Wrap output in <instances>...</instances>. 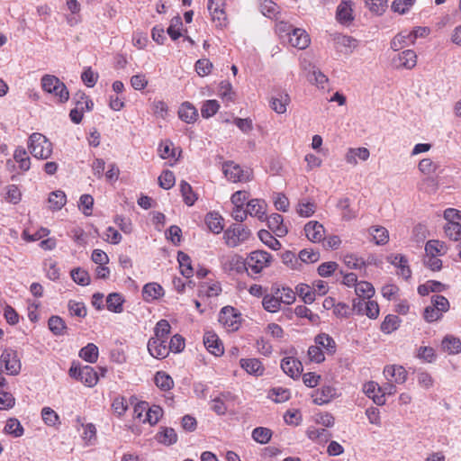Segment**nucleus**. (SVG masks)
<instances>
[{
	"label": "nucleus",
	"instance_id": "obj_35",
	"mask_svg": "<svg viewBox=\"0 0 461 461\" xmlns=\"http://www.w3.org/2000/svg\"><path fill=\"white\" fill-rule=\"evenodd\" d=\"M222 217L215 212H209L205 217V223L213 233H220L223 230Z\"/></svg>",
	"mask_w": 461,
	"mask_h": 461
},
{
	"label": "nucleus",
	"instance_id": "obj_43",
	"mask_svg": "<svg viewBox=\"0 0 461 461\" xmlns=\"http://www.w3.org/2000/svg\"><path fill=\"white\" fill-rule=\"evenodd\" d=\"M50 208L52 211H59L66 204V194L60 190L50 193L49 196Z\"/></svg>",
	"mask_w": 461,
	"mask_h": 461
},
{
	"label": "nucleus",
	"instance_id": "obj_55",
	"mask_svg": "<svg viewBox=\"0 0 461 461\" xmlns=\"http://www.w3.org/2000/svg\"><path fill=\"white\" fill-rule=\"evenodd\" d=\"M400 320L398 316L389 314L387 315L381 324V330L384 333L390 334L396 330L399 327Z\"/></svg>",
	"mask_w": 461,
	"mask_h": 461
},
{
	"label": "nucleus",
	"instance_id": "obj_49",
	"mask_svg": "<svg viewBox=\"0 0 461 461\" xmlns=\"http://www.w3.org/2000/svg\"><path fill=\"white\" fill-rule=\"evenodd\" d=\"M427 257H438L443 255L446 251L444 243L438 240H429L425 246Z\"/></svg>",
	"mask_w": 461,
	"mask_h": 461
},
{
	"label": "nucleus",
	"instance_id": "obj_16",
	"mask_svg": "<svg viewBox=\"0 0 461 461\" xmlns=\"http://www.w3.org/2000/svg\"><path fill=\"white\" fill-rule=\"evenodd\" d=\"M203 344L207 350L214 355L221 356L224 352V348L218 336L212 331H206L203 335Z\"/></svg>",
	"mask_w": 461,
	"mask_h": 461
},
{
	"label": "nucleus",
	"instance_id": "obj_54",
	"mask_svg": "<svg viewBox=\"0 0 461 461\" xmlns=\"http://www.w3.org/2000/svg\"><path fill=\"white\" fill-rule=\"evenodd\" d=\"M155 384L156 385L163 391L170 390L174 382L172 377L166 374L165 372H158L155 375Z\"/></svg>",
	"mask_w": 461,
	"mask_h": 461
},
{
	"label": "nucleus",
	"instance_id": "obj_15",
	"mask_svg": "<svg viewBox=\"0 0 461 461\" xmlns=\"http://www.w3.org/2000/svg\"><path fill=\"white\" fill-rule=\"evenodd\" d=\"M304 232L307 239L313 243H319L325 240V229L317 221L307 222L304 226Z\"/></svg>",
	"mask_w": 461,
	"mask_h": 461
},
{
	"label": "nucleus",
	"instance_id": "obj_13",
	"mask_svg": "<svg viewBox=\"0 0 461 461\" xmlns=\"http://www.w3.org/2000/svg\"><path fill=\"white\" fill-rule=\"evenodd\" d=\"M219 321L228 330H237L240 327V315L235 313L233 307H223L219 314Z\"/></svg>",
	"mask_w": 461,
	"mask_h": 461
},
{
	"label": "nucleus",
	"instance_id": "obj_34",
	"mask_svg": "<svg viewBox=\"0 0 461 461\" xmlns=\"http://www.w3.org/2000/svg\"><path fill=\"white\" fill-rule=\"evenodd\" d=\"M272 292L277 294L280 303L290 305L295 301V293L289 287L272 286Z\"/></svg>",
	"mask_w": 461,
	"mask_h": 461
},
{
	"label": "nucleus",
	"instance_id": "obj_50",
	"mask_svg": "<svg viewBox=\"0 0 461 461\" xmlns=\"http://www.w3.org/2000/svg\"><path fill=\"white\" fill-rule=\"evenodd\" d=\"M163 415V410L158 406L153 405L151 407L147 408V413L144 416V419L142 420V422H148L150 425H155L158 422L159 419Z\"/></svg>",
	"mask_w": 461,
	"mask_h": 461
},
{
	"label": "nucleus",
	"instance_id": "obj_5",
	"mask_svg": "<svg viewBox=\"0 0 461 461\" xmlns=\"http://www.w3.org/2000/svg\"><path fill=\"white\" fill-rule=\"evenodd\" d=\"M273 260L270 253L264 250H255L249 254L246 262V270H251L253 274H259L268 267Z\"/></svg>",
	"mask_w": 461,
	"mask_h": 461
},
{
	"label": "nucleus",
	"instance_id": "obj_48",
	"mask_svg": "<svg viewBox=\"0 0 461 461\" xmlns=\"http://www.w3.org/2000/svg\"><path fill=\"white\" fill-rule=\"evenodd\" d=\"M306 434L312 440L318 442H327L330 437V434L326 429L311 427L307 429Z\"/></svg>",
	"mask_w": 461,
	"mask_h": 461
},
{
	"label": "nucleus",
	"instance_id": "obj_52",
	"mask_svg": "<svg viewBox=\"0 0 461 461\" xmlns=\"http://www.w3.org/2000/svg\"><path fill=\"white\" fill-rule=\"evenodd\" d=\"M259 240L273 250H278L281 243L268 230H261L258 231Z\"/></svg>",
	"mask_w": 461,
	"mask_h": 461
},
{
	"label": "nucleus",
	"instance_id": "obj_61",
	"mask_svg": "<svg viewBox=\"0 0 461 461\" xmlns=\"http://www.w3.org/2000/svg\"><path fill=\"white\" fill-rule=\"evenodd\" d=\"M73 281L80 285H87L90 283V276L87 271L82 268H74L70 272Z\"/></svg>",
	"mask_w": 461,
	"mask_h": 461
},
{
	"label": "nucleus",
	"instance_id": "obj_10",
	"mask_svg": "<svg viewBox=\"0 0 461 461\" xmlns=\"http://www.w3.org/2000/svg\"><path fill=\"white\" fill-rule=\"evenodd\" d=\"M224 6V0H208L207 9L210 12L212 22L217 27H224L227 24V15Z\"/></svg>",
	"mask_w": 461,
	"mask_h": 461
},
{
	"label": "nucleus",
	"instance_id": "obj_38",
	"mask_svg": "<svg viewBox=\"0 0 461 461\" xmlns=\"http://www.w3.org/2000/svg\"><path fill=\"white\" fill-rule=\"evenodd\" d=\"M50 330L56 336H62L66 333L67 325L65 321L57 315L51 316L48 321Z\"/></svg>",
	"mask_w": 461,
	"mask_h": 461
},
{
	"label": "nucleus",
	"instance_id": "obj_20",
	"mask_svg": "<svg viewBox=\"0 0 461 461\" xmlns=\"http://www.w3.org/2000/svg\"><path fill=\"white\" fill-rule=\"evenodd\" d=\"M240 366L249 375L261 376L265 373V367L258 358H241Z\"/></svg>",
	"mask_w": 461,
	"mask_h": 461
},
{
	"label": "nucleus",
	"instance_id": "obj_18",
	"mask_svg": "<svg viewBox=\"0 0 461 461\" xmlns=\"http://www.w3.org/2000/svg\"><path fill=\"white\" fill-rule=\"evenodd\" d=\"M310 37L307 32L300 28H294L289 36V43L291 46L299 50L306 49L310 44Z\"/></svg>",
	"mask_w": 461,
	"mask_h": 461
},
{
	"label": "nucleus",
	"instance_id": "obj_4",
	"mask_svg": "<svg viewBox=\"0 0 461 461\" xmlns=\"http://www.w3.org/2000/svg\"><path fill=\"white\" fill-rule=\"evenodd\" d=\"M251 236V231L247 227L240 224H232L223 234L225 244L230 248H236L243 244Z\"/></svg>",
	"mask_w": 461,
	"mask_h": 461
},
{
	"label": "nucleus",
	"instance_id": "obj_33",
	"mask_svg": "<svg viewBox=\"0 0 461 461\" xmlns=\"http://www.w3.org/2000/svg\"><path fill=\"white\" fill-rule=\"evenodd\" d=\"M262 306L268 312H277L281 310V303L277 294L271 291L263 296Z\"/></svg>",
	"mask_w": 461,
	"mask_h": 461
},
{
	"label": "nucleus",
	"instance_id": "obj_14",
	"mask_svg": "<svg viewBox=\"0 0 461 461\" xmlns=\"http://www.w3.org/2000/svg\"><path fill=\"white\" fill-rule=\"evenodd\" d=\"M148 350L149 354L158 359L165 358L169 354L167 339L150 338L148 342Z\"/></svg>",
	"mask_w": 461,
	"mask_h": 461
},
{
	"label": "nucleus",
	"instance_id": "obj_12",
	"mask_svg": "<svg viewBox=\"0 0 461 461\" xmlns=\"http://www.w3.org/2000/svg\"><path fill=\"white\" fill-rule=\"evenodd\" d=\"M383 374L386 381L392 382L395 384H403L408 376V373L405 368L399 365L385 366Z\"/></svg>",
	"mask_w": 461,
	"mask_h": 461
},
{
	"label": "nucleus",
	"instance_id": "obj_40",
	"mask_svg": "<svg viewBox=\"0 0 461 461\" xmlns=\"http://www.w3.org/2000/svg\"><path fill=\"white\" fill-rule=\"evenodd\" d=\"M98 348L94 343H88L79 351V357L88 363H95L98 359Z\"/></svg>",
	"mask_w": 461,
	"mask_h": 461
},
{
	"label": "nucleus",
	"instance_id": "obj_37",
	"mask_svg": "<svg viewBox=\"0 0 461 461\" xmlns=\"http://www.w3.org/2000/svg\"><path fill=\"white\" fill-rule=\"evenodd\" d=\"M124 300L118 293L110 294L106 298V306L110 312L121 313L123 311Z\"/></svg>",
	"mask_w": 461,
	"mask_h": 461
},
{
	"label": "nucleus",
	"instance_id": "obj_24",
	"mask_svg": "<svg viewBox=\"0 0 461 461\" xmlns=\"http://www.w3.org/2000/svg\"><path fill=\"white\" fill-rule=\"evenodd\" d=\"M268 228L278 237H284L287 234V227L284 224V218L278 213H272L267 218Z\"/></svg>",
	"mask_w": 461,
	"mask_h": 461
},
{
	"label": "nucleus",
	"instance_id": "obj_45",
	"mask_svg": "<svg viewBox=\"0 0 461 461\" xmlns=\"http://www.w3.org/2000/svg\"><path fill=\"white\" fill-rule=\"evenodd\" d=\"M308 79L315 84L319 88H326L329 79L318 68L312 67L311 73L308 76Z\"/></svg>",
	"mask_w": 461,
	"mask_h": 461
},
{
	"label": "nucleus",
	"instance_id": "obj_22",
	"mask_svg": "<svg viewBox=\"0 0 461 461\" xmlns=\"http://www.w3.org/2000/svg\"><path fill=\"white\" fill-rule=\"evenodd\" d=\"M247 212L249 215L264 221L266 219L267 203L261 199H252L248 202Z\"/></svg>",
	"mask_w": 461,
	"mask_h": 461
},
{
	"label": "nucleus",
	"instance_id": "obj_47",
	"mask_svg": "<svg viewBox=\"0 0 461 461\" xmlns=\"http://www.w3.org/2000/svg\"><path fill=\"white\" fill-rule=\"evenodd\" d=\"M180 192L185 203L188 206H192L197 200V196L194 193L192 186L186 181H181Z\"/></svg>",
	"mask_w": 461,
	"mask_h": 461
},
{
	"label": "nucleus",
	"instance_id": "obj_8",
	"mask_svg": "<svg viewBox=\"0 0 461 461\" xmlns=\"http://www.w3.org/2000/svg\"><path fill=\"white\" fill-rule=\"evenodd\" d=\"M21 361L17 352L13 349H5L0 357V369L5 368L7 375H17L21 371Z\"/></svg>",
	"mask_w": 461,
	"mask_h": 461
},
{
	"label": "nucleus",
	"instance_id": "obj_39",
	"mask_svg": "<svg viewBox=\"0 0 461 461\" xmlns=\"http://www.w3.org/2000/svg\"><path fill=\"white\" fill-rule=\"evenodd\" d=\"M446 285L434 280L427 281L418 286V293L421 296L428 295L430 292H442L446 289Z\"/></svg>",
	"mask_w": 461,
	"mask_h": 461
},
{
	"label": "nucleus",
	"instance_id": "obj_41",
	"mask_svg": "<svg viewBox=\"0 0 461 461\" xmlns=\"http://www.w3.org/2000/svg\"><path fill=\"white\" fill-rule=\"evenodd\" d=\"M177 260L179 263L181 274L186 278L191 277L194 274V270L191 266L190 257L187 254L179 251L177 254Z\"/></svg>",
	"mask_w": 461,
	"mask_h": 461
},
{
	"label": "nucleus",
	"instance_id": "obj_7",
	"mask_svg": "<svg viewBox=\"0 0 461 461\" xmlns=\"http://www.w3.org/2000/svg\"><path fill=\"white\" fill-rule=\"evenodd\" d=\"M69 375L89 387L95 386L99 379L97 373L90 366L82 367L72 366L69 369Z\"/></svg>",
	"mask_w": 461,
	"mask_h": 461
},
{
	"label": "nucleus",
	"instance_id": "obj_58",
	"mask_svg": "<svg viewBox=\"0 0 461 461\" xmlns=\"http://www.w3.org/2000/svg\"><path fill=\"white\" fill-rule=\"evenodd\" d=\"M272 437V431L264 427H258L252 431V438L255 441L260 444H267Z\"/></svg>",
	"mask_w": 461,
	"mask_h": 461
},
{
	"label": "nucleus",
	"instance_id": "obj_30",
	"mask_svg": "<svg viewBox=\"0 0 461 461\" xmlns=\"http://www.w3.org/2000/svg\"><path fill=\"white\" fill-rule=\"evenodd\" d=\"M442 348L449 355H456L461 352V340L453 335H447L441 342Z\"/></svg>",
	"mask_w": 461,
	"mask_h": 461
},
{
	"label": "nucleus",
	"instance_id": "obj_32",
	"mask_svg": "<svg viewBox=\"0 0 461 461\" xmlns=\"http://www.w3.org/2000/svg\"><path fill=\"white\" fill-rule=\"evenodd\" d=\"M367 231L376 245H384L389 240V232L383 226H372Z\"/></svg>",
	"mask_w": 461,
	"mask_h": 461
},
{
	"label": "nucleus",
	"instance_id": "obj_28",
	"mask_svg": "<svg viewBox=\"0 0 461 461\" xmlns=\"http://www.w3.org/2000/svg\"><path fill=\"white\" fill-rule=\"evenodd\" d=\"M289 103V95L287 93H279L276 96L271 98L270 106L276 113L283 114L286 112Z\"/></svg>",
	"mask_w": 461,
	"mask_h": 461
},
{
	"label": "nucleus",
	"instance_id": "obj_57",
	"mask_svg": "<svg viewBox=\"0 0 461 461\" xmlns=\"http://www.w3.org/2000/svg\"><path fill=\"white\" fill-rule=\"evenodd\" d=\"M171 326L167 320H160L154 328V337L160 339H167L170 334Z\"/></svg>",
	"mask_w": 461,
	"mask_h": 461
},
{
	"label": "nucleus",
	"instance_id": "obj_19",
	"mask_svg": "<svg viewBox=\"0 0 461 461\" xmlns=\"http://www.w3.org/2000/svg\"><path fill=\"white\" fill-rule=\"evenodd\" d=\"M388 259L392 265L398 268V276H401L404 279H409L411 276V270L405 256L401 254L392 255Z\"/></svg>",
	"mask_w": 461,
	"mask_h": 461
},
{
	"label": "nucleus",
	"instance_id": "obj_6",
	"mask_svg": "<svg viewBox=\"0 0 461 461\" xmlns=\"http://www.w3.org/2000/svg\"><path fill=\"white\" fill-rule=\"evenodd\" d=\"M223 173L229 181L233 183L249 182L252 179V170L249 168L243 169L240 165L232 161L223 164Z\"/></svg>",
	"mask_w": 461,
	"mask_h": 461
},
{
	"label": "nucleus",
	"instance_id": "obj_1",
	"mask_svg": "<svg viewBox=\"0 0 461 461\" xmlns=\"http://www.w3.org/2000/svg\"><path fill=\"white\" fill-rule=\"evenodd\" d=\"M41 86L44 92L51 94L59 103H66L69 99L66 85L54 75H44L41 79Z\"/></svg>",
	"mask_w": 461,
	"mask_h": 461
},
{
	"label": "nucleus",
	"instance_id": "obj_59",
	"mask_svg": "<svg viewBox=\"0 0 461 461\" xmlns=\"http://www.w3.org/2000/svg\"><path fill=\"white\" fill-rule=\"evenodd\" d=\"M316 211V204L313 202L301 200L297 205L296 212L302 217H310Z\"/></svg>",
	"mask_w": 461,
	"mask_h": 461
},
{
	"label": "nucleus",
	"instance_id": "obj_53",
	"mask_svg": "<svg viewBox=\"0 0 461 461\" xmlns=\"http://www.w3.org/2000/svg\"><path fill=\"white\" fill-rule=\"evenodd\" d=\"M355 292L357 297L370 299L375 294V288L369 282L361 281L357 284Z\"/></svg>",
	"mask_w": 461,
	"mask_h": 461
},
{
	"label": "nucleus",
	"instance_id": "obj_56",
	"mask_svg": "<svg viewBox=\"0 0 461 461\" xmlns=\"http://www.w3.org/2000/svg\"><path fill=\"white\" fill-rule=\"evenodd\" d=\"M14 158L19 164V167L22 170H29L31 167L30 158L27 156V152L23 148H18L15 149Z\"/></svg>",
	"mask_w": 461,
	"mask_h": 461
},
{
	"label": "nucleus",
	"instance_id": "obj_60",
	"mask_svg": "<svg viewBox=\"0 0 461 461\" xmlns=\"http://www.w3.org/2000/svg\"><path fill=\"white\" fill-rule=\"evenodd\" d=\"M268 396L276 402H285L290 399L291 393L288 389L275 387L270 390Z\"/></svg>",
	"mask_w": 461,
	"mask_h": 461
},
{
	"label": "nucleus",
	"instance_id": "obj_62",
	"mask_svg": "<svg viewBox=\"0 0 461 461\" xmlns=\"http://www.w3.org/2000/svg\"><path fill=\"white\" fill-rule=\"evenodd\" d=\"M296 292L305 303H312L315 301V292L307 285H299L296 287Z\"/></svg>",
	"mask_w": 461,
	"mask_h": 461
},
{
	"label": "nucleus",
	"instance_id": "obj_51",
	"mask_svg": "<svg viewBox=\"0 0 461 461\" xmlns=\"http://www.w3.org/2000/svg\"><path fill=\"white\" fill-rule=\"evenodd\" d=\"M337 207L343 211L342 219L345 221H351L357 217V212L350 208V201L348 197L339 200Z\"/></svg>",
	"mask_w": 461,
	"mask_h": 461
},
{
	"label": "nucleus",
	"instance_id": "obj_23",
	"mask_svg": "<svg viewBox=\"0 0 461 461\" xmlns=\"http://www.w3.org/2000/svg\"><path fill=\"white\" fill-rule=\"evenodd\" d=\"M370 152L366 148H350L345 154V160L348 164L356 166L357 164V159L359 158L362 161H366L369 158Z\"/></svg>",
	"mask_w": 461,
	"mask_h": 461
},
{
	"label": "nucleus",
	"instance_id": "obj_17",
	"mask_svg": "<svg viewBox=\"0 0 461 461\" xmlns=\"http://www.w3.org/2000/svg\"><path fill=\"white\" fill-rule=\"evenodd\" d=\"M281 368L292 378H297L303 372L302 363L294 357H285L281 361Z\"/></svg>",
	"mask_w": 461,
	"mask_h": 461
},
{
	"label": "nucleus",
	"instance_id": "obj_36",
	"mask_svg": "<svg viewBox=\"0 0 461 461\" xmlns=\"http://www.w3.org/2000/svg\"><path fill=\"white\" fill-rule=\"evenodd\" d=\"M315 344L324 348L328 354H333L336 351L335 340L326 333L319 334L314 339Z\"/></svg>",
	"mask_w": 461,
	"mask_h": 461
},
{
	"label": "nucleus",
	"instance_id": "obj_63",
	"mask_svg": "<svg viewBox=\"0 0 461 461\" xmlns=\"http://www.w3.org/2000/svg\"><path fill=\"white\" fill-rule=\"evenodd\" d=\"M5 431L14 437H21L23 434V428L17 419L11 418L6 421Z\"/></svg>",
	"mask_w": 461,
	"mask_h": 461
},
{
	"label": "nucleus",
	"instance_id": "obj_31",
	"mask_svg": "<svg viewBox=\"0 0 461 461\" xmlns=\"http://www.w3.org/2000/svg\"><path fill=\"white\" fill-rule=\"evenodd\" d=\"M397 61L398 68L411 69L416 66L417 55L412 50H407L398 55Z\"/></svg>",
	"mask_w": 461,
	"mask_h": 461
},
{
	"label": "nucleus",
	"instance_id": "obj_26",
	"mask_svg": "<svg viewBox=\"0 0 461 461\" xmlns=\"http://www.w3.org/2000/svg\"><path fill=\"white\" fill-rule=\"evenodd\" d=\"M365 393L371 398L377 405L383 406L385 404V398L380 395V384L374 381H370L364 385Z\"/></svg>",
	"mask_w": 461,
	"mask_h": 461
},
{
	"label": "nucleus",
	"instance_id": "obj_64",
	"mask_svg": "<svg viewBox=\"0 0 461 461\" xmlns=\"http://www.w3.org/2000/svg\"><path fill=\"white\" fill-rule=\"evenodd\" d=\"M41 417L45 424L48 426H56L60 423L59 415L50 407L42 408Z\"/></svg>",
	"mask_w": 461,
	"mask_h": 461
},
{
	"label": "nucleus",
	"instance_id": "obj_46",
	"mask_svg": "<svg viewBox=\"0 0 461 461\" xmlns=\"http://www.w3.org/2000/svg\"><path fill=\"white\" fill-rule=\"evenodd\" d=\"M337 18L340 23H348L353 20L352 7L349 2H342L337 8Z\"/></svg>",
	"mask_w": 461,
	"mask_h": 461
},
{
	"label": "nucleus",
	"instance_id": "obj_9",
	"mask_svg": "<svg viewBox=\"0 0 461 461\" xmlns=\"http://www.w3.org/2000/svg\"><path fill=\"white\" fill-rule=\"evenodd\" d=\"M220 262L225 272L242 273L246 270L245 259L235 253H230L220 257Z\"/></svg>",
	"mask_w": 461,
	"mask_h": 461
},
{
	"label": "nucleus",
	"instance_id": "obj_3",
	"mask_svg": "<svg viewBox=\"0 0 461 461\" xmlns=\"http://www.w3.org/2000/svg\"><path fill=\"white\" fill-rule=\"evenodd\" d=\"M431 304L427 306L423 312V318L427 322H433L440 320L444 312L449 310L448 300L443 295H433Z\"/></svg>",
	"mask_w": 461,
	"mask_h": 461
},
{
	"label": "nucleus",
	"instance_id": "obj_25",
	"mask_svg": "<svg viewBox=\"0 0 461 461\" xmlns=\"http://www.w3.org/2000/svg\"><path fill=\"white\" fill-rule=\"evenodd\" d=\"M164 295L163 287L158 283H149L143 286L142 297L144 301L150 303Z\"/></svg>",
	"mask_w": 461,
	"mask_h": 461
},
{
	"label": "nucleus",
	"instance_id": "obj_42",
	"mask_svg": "<svg viewBox=\"0 0 461 461\" xmlns=\"http://www.w3.org/2000/svg\"><path fill=\"white\" fill-rule=\"evenodd\" d=\"M231 398L230 393H222L220 396L214 398L212 401L211 408L213 411H215L219 415H223L227 411V406L225 402Z\"/></svg>",
	"mask_w": 461,
	"mask_h": 461
},
{
	"label": "nucleus",
	"instance_id": "obj_27",
	"mask_svg": "<svg viewBox=\"0 0 461 461\" xmlns=\"http://www.w3.org/2000/svg\"><path fill=\"white\" fill-rule=\"evenodd\" d=\"M178 116L185 122L193 123L198 118V112L192 104L185 102L179 107Z\"/></svg>",
	"mask_w": 461,
	"mask_h": 461
},
{
	"label": "nucleus",
	"instance_id": "obj_44",
	"mask_svg": "<svg viewBox=\"0 0 461 461\" xmlns=\"http://www.w3.org/2000/svg\"><path fill=\"white\" fill-rule=\"evenodd\" d=\"M218 95L224 102H234L236 97V93L233 90L231 84L227 80L221 82Z\"/></svg>",
	"mask_w": 461,
	"mask_h": 461
},
{
	"label": "nucleus",
	"instance_id": "obj_21",
	"mask_svg": "<svg viewBox=\"0 0 461 461\" xmlns=\"http://www.w3.org/2000/svg\"><path fill=\"white\" fill-rule=\"evenodd\" d=\"M336 396V389L330 385H324L312 394V401L317 405L330 402Z\"/></svg>",
	"mask_w": 461,
	"mask_h": 461
},
{
	"label": "nucleus",
	"instance_id": "obj_2",
	"mask_svg": "<svg viewBox=\"0 0 461 461\" xmlns=\"http://www.w3.org/2000/svg\"><path fill=\"white\" fill-rule=\"evenodd\" d=\"M28 149L36 158L47 159L52 154V143L41 133L34 132L29 137Z\"/></svg>",
	"mask_w": 461,
	"mask_h": 461
},
{
	"label": "nucleus",
	"instance_id": "obj_29",
	"mask_svg": "<svg viewBox=\"0 0 461 461\" xmlns=\"http://www.w3.org/2000/svg\"><path fill=\"white\" fill-rule=\"evenodd\" d=\"M156 439L160 444L171 446L177 441V434L172 428L162 427L156 434Z\"/></svg>",
	"mask_w": 461,
	"mask_h": 461
},
{
	"label": "nucleus",
	"instance_id": "obj_11",
	"mask_svg": "<svg viewBox=\"0 0 461 461\" xmlns=\"http://www.w3.org/2000/svg\"><path fill=\"white\" fill-rule=\"evenodd\" d=\"M423 31L426 32L425 27H419L412 32H402L398 33L391 42V48L394 50H399L405 46L414 44L416 39L418 38V32Z\"/></svg>",
	"mask_w": 461,
	"mask_h": 461
}]
</instances>
